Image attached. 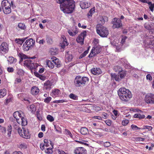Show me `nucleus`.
<instances>
[{
	"label": "nucleus",
	"mask_w": 154,
	"mask_h": 154,
	"mask_svg": "<svg viewBox=\"0 0 154 154\" xmlns=\"http://www.w3.org/2000/svg\"><path fill=\"white\" fill-rule=\"evenodd\" d=\"M118 94L120 99L122 101L127 102L132 97L131 92L125 88H121L118 91Z\"/></svg>",
	"instance_id": "nucleus-2"
},
{
	"label": "nucleus",
	"mask_w": 154,
	"mask_h": 154,
	"mask_svg": "<svg viewBox=\"0 0 154 154\" xmlns=\"http://www.w3.org/2000/svg\"><path fill=\"white\" fill-rule=\"evenodd\" d=\"M101 50L102 48L99 45L94 47L88 56V57L91 58L94 56L99 53L101 51Z\"/></svg>",
	"instance_id": "nucleus-7"
},
{
	"label": "nucleus",
	"mask_w": 154,
	"mask_h": 154,
	"mask_svg": "<svg viewBox=\"0 0 154 154\" xmlns=\"http://www.w3.org/2000/svg\"><path fill=\"white\" fill-rule=\"evenodd\" d=\"M44 144L46 147H48L49 146V144H50L51 145L52 148H53V143H52L51 141L48 140V139H45L44 140Z\"/></svg>",
	"instance_id": "nucleus-27"
},
{
	"label": "nucleus",
	"mask_w": 154,
	"mask_h": 154,
	"mask_svg": "<svg viewBox=\"0 0 154 154\" xmlns=\"http://www.w3.org/2000/svg\"><path fill=\"white\" fill-rule=\"evenodd\" d=\"M2 9L5 14H8L11 12L10 2L7 0H3L1 3Z\"/></svg>",
	"instance_id": "nucleus-5"
},
{
	"label": "nucleus",
	"mask_w": 154,
	"mask_h": 154,
	"mask_svg": "<svg viewBox=\"0 0 154 154\" xmlns=\"http://www.w3.org/2000/svg\"><path fill=\"white\" fill-rule=\"evenodd\" d=\"M52 62L55 64V66H56L57 68L60 67L61 66V63L59 60L56 57L52 60Z\"/></svg>",
	"instance_id": "nucleus-25"
},
{
	"label": "nucleus",
	"mask_w": 154,
	"mask_h": 154,
	"mask_svg": "<svg viewBox=\"0 0 154 154\" xmlns=\"http://www.w3.org/2000/svg\"><path fill=\"white\" fill-rule=\"evenodd\" d=\"M111 76L113 79H115L116 81H119L121 80V79L119 77V75H117L115 73L111 74Z\"/></svg>",
	"instance_id": "nucleus-30"
},
{
	"label": "nucleus",
	"mask_w": 154,
	"mask_h": 154,
	"mask_svg": "<svg viewBox=\"0 0 154 154\" xmlns=\"http://www.w3.org/2000/svg\"><path fill=\"white\" fill-rule=\"evenodd\" d=\"M52 85V82L48 80L45 82L44 84V87L46 90H50L51 88V87Z\"/></svg>",
	"instance_id": "nucleus-22"
},
{
	"label": "nucleus",
	"mask_w": 154,
	"mask_h": 154,
	"mask_svg": "<svg viewBox=\"0 0 154 154\" xmlns=\"http://www.w3.org/2000/svg\"><path fill=\"white\" fill-rule=\"evenodd\" d=\"M86 35V32L85 31H83L76 38V41L78 43H80L81 45L83 44L84 38Z\"/></svg>",
	"instance_id": "nucleus-9"
},
{
	"label": "nucleus",
	"mask_w": 154,
	"mask_h": 154,
	"mask_svg": "<svg viewBox=\"0 0 154 154\" xmlns=\"http://www.w3.org/2000/svg\"><path fill=\"white\" fill-rule=\"evenodd\" d=\"M47 119L50 122H52L54 120V118L50 115H48L47 116Z\"/></svg>",
	"instance_id": "nucleus-44"
},
{
	"label": "nucleus",
	"mask_w": 154,
	"mask_h": 154,
	"mask_svg": "<svg viewBox=\"0 0 154 154\" xmlns=\"http://www.w3.org/2000/svg\"><path fill=\"white\" fill-rule=\"evenodd\" d=\"M52 98L49 97L47 98H45L44 100V102L46 103H49L51 100Z\"/></svg>",
	"instance_id": "nucleus-49"
},
{
	"label": "nucleus",
	"mask_w": 154,
	"mask_h": 154,
	"mask_svg": "<svg viewBox=\"0 0 154 154\" xmlns=\"http://www.w3.org/2000/svg\"><path fill=\"white\" fill-rule=\"evenodd\" d=\"M111 145L110 143L109 142H106L104 143V146L106 147H108Z\"/></svg>",
	"instance_id": "nucleus-63"
},
{
	"label": "nucleus",
	"mask_w": 154,
	"mask_h": 154,
	"mask_svg": "<svg viewBox=\"0 0 154 154\" xmlns=\"http://www.w3.org/2000/svg\"><path fill=\"white\" fill-rule=\"evenodd\" d=\"M0 130L1 131L2 133H6V128L5 127L0 125Z\"/></svg>",
	"instance_id": "nucleus-56"
},
{
	"label": "nucleus",
	"mask_w": 154,
	"mask_h": 154,
	"mask_svg": "<svg viewBox=\"0 0 154 154\" xmlns=\"http://www.w3.org/2000/svg\"><path fill=\"white\" fill-rule=\"evenodd\" d=\"M131 128L134 130H137L138 129H141L142 128L138 127L136 125H132L131 126Z\"/></svg>",
	"instance_id": "nucleus-55"
},
{
	"label": "nucleus",
	"mask_w": 154,
	"mask_h": 154,
	"mask_svg": "<svg viewBox=\"0 0 154 154\" xmlns=\"http://www.w3.org/2000/svg\"><path fill=\"white\" fill-rule=\"evenodd\" d=\"M120 61L124 66H125L128 64V61L125 58H121L120 60Z\"/></svg>",
	"instance_id": "nucleus-46"
},
{
	"label": "nucleus",
	"mask_w": 154,
	"mask_h": 154,
	"mask_svg": "<svg viewBox=\"0 0 154 154\" xmlns=\"http://www.w3.org/2000/svg\"><path fill=\"white\" fill-rule=\"evenodd\" d=\"M126 74V72L124 71H123V70L122 72L119 73V74L120 76V78L121 79L123 78L125 75Z\"/></svg>",
	"instance_id": "nucleus-40"
},
{
	"label": "nucleus",
	"mask_w": 154,
	"mask_h": 154,
	"mask_svg": "<svg viewBox=\"0 0 154 154\" xmlns=\"http://www.w3.org/2000/svg\"><path fill=\"white\" fill-rule=\"evenodd\" d=\"M35 43V41L32 38L26 40L22 46L23 49L24 51H28L33 47Z\"/></svg>",
	"instance_id": "nucleus-6"
},
{
	"label": "nucleus",
	"mask_w": 154,
	"mask_h": 154,
	"mask_svg": "<svg viewBox=\"0 0 154 154\" xmlns=\"http://www.w3.org/2000/svg\"><path fill=\"white\" fill-rule=\"evenodd\" d=\"M11 97H9L7 98L5 100V104H7L11 101Z\"/></svg>",
	"instance_id": "nucleus-61"
},
{
	"label": "nucleus",
	"mask_w": 154,
	"mask_h": 154,
	"mask_svg": "<svg viewBox=\"0 0 154 154\" xmlns=\"http://www.w3.org/2000/svg\"><path fill=\"white\" fill-rule=\"evenodd\" d=\"M32 70L33 69L34 71L36 70L37 68L39 66L38 65L37 63H33V65H32Z\"/></svg>",
	"instance_id": "nucleus-58"
},
{
	"label": "nucleus",
	"mask_w": 154,
	"mask_h": 154,
	"mask_svg": "<svg viewBox=\"0 0 154 154\" xmlns=\"http://www.w3.org/2000/svg\"><path fill=\"white\" fill-rule=\"evenodd\" d=\"M91 72L93 74L98 75L101 73V71L100 68H96L92 69Z\"/></svg>",
	"instance_id": "nucleus-21"
},
{
	"label": "nucleus",
	"mask_w": 154,
	"mask_h": 154,
	"mask_svg": "<svg viewBox=\"0 0 154 154\" xmlns=\"http://www.w3.org/2000/svg\"><path fill=\"white\" fill-rule=\"evenodd\" d=\"M60 94V91L57 89L53 90L51 94V95L54 98H55L59 96Z\"/></svg>",
	"instance_id": "nucleus-17"
},
{
	"label": "nucleus",
	"mask_w": 154,
	"mask_h": 154,
	"mask_svg": "<svg viewBox=\"0 0 154 154\" xmlns=\"http://www.w3.org/2000/svg\"><path fill=\"white\" fill-rule=\"evenodd\" d=\"M34 74L35 76L39 78L41 80L44 81L46 79V77L39 74L38 72H34Z\"/></svg>",
	"instance_id": "nucleus-26"
},
{
	"label": "nucleus",
	"mask_w": 154,
	"mask_h": 154,
	"mask_svg": "<svg viewBox=\"0 0 154 154\" xmlns=\"http://www.w3.org/2000/svg\"><path fill=\"white\" fill-rule=\"evenodd\" d=\"M149 27L148 28L147 27V26H145V27L146 29H147L149 30H152L154 29V23H151L149 24Z\"/></svg>",
	"instance_id": "nucleus-45"
},
{
	"label": "nucleus",
	"mask_w": 154,
	"mask_h": 154,
	"mask_svg": "<svg viewBox=\"0 0 154 154\" xmlns=\"http://www.w3.org/2000/svg\"><path fill=\"white\" fill-rule=\"evenodd\" d=\"M94 110L96 111H101L103 110V108L102 107L97 106H95L94 107Z\"/></svg>",
	"instance_id": "nucleus-50"
},
{
	"label": "nucleus",
	"mask_w": 154,
	"mask_h": 154,
	"mask_svg": "<svg viewBox=\"0 0 154 154\" xmlns=\"http://www.w3.org/2000/svg\"><path fill=\"white\" fill-rule=\"evenodd\" d=\"M60 44L62 48H64L65 46L68 45L69 44L65 37L63 35L61 38V42Z\"/></svg>",
	"instance_id": "nucleus-16"
},
{
	"label": "nucleus",
	"mask_w": 154,
	"mask_h": 154,
	"mask_svg": "<svg viewBox=\"0 0 154 154\" xmlns=\"http://www.w3.org/2000/svg\"><path fill=\"white\" fill-rule=\"evenodd\" d=\"M129 122L128 119L124 120L122 121V124L123 126H125L129 123Z\"/></svg>",
	"instance_id": "nucleus-52"
},
{
	"label": "nucleus",
	"mask_w": 154,
	"mask_h": 154,
	"mask_svg": "<svg viewBox=\"0 0 154 154\" xmlns=\"http://www.w3.org/2000/svg\"><path fill=\"white\" fill-rule=\"evenodd\" d=\"M23 113L21 111H17L15 112L13 114L14 118L16 119L17 123L20 122V119L23 116Z\"/></svg>",
	"instance_id": "nucleus-12"
},
{
	"label": "nucleus",
	"mask_w": 154,
	"mask_h": 154,
	"mask_svg": "<svg viewBox=\"0 0 154 154\" xmlns=\"http://www.w3.org/2000/svg\"><path fill=\"white\" fill-rule=\"evenodd\" d=\"M19 147L21 149H26L27 147V145L25 143H22L19 145Z\"/></svg>",
	"instance_id": "nucleus-42"
},
{
	"label": "nucleus",
	"mask_w": 154,
	"mask_h": 154,
	"mask_svg": "<svg viewBox=\"0 0 154 154\" xmlns=\"http://www.w3.org/2000/svg\"><path fill=\"white\" fill-rule=\"evenodd\" d=\"M99 22L100 24H104L105 23V20L103 17L102 16H100L98 19Z\"/></svg>",
	"instance_id": "nucleus-43"
},
{
	"label": "nucleus",
	"mask_w": 154,
	"mask_h": 154,
	"mask_svg": "<svg viewBox=\"0 0 154 154\" xmlns=\"http://www.w3.org/2000/svg\"><path fill=\"white\" fill-rule=\"evenodd\" d=\"M30 111L32 113H34L36 111V108L34 104H32L30 105L29 107Z\"/></svg>",
	"instance_id": "nucleus-35"
},
{
	"label": "nucleus",
	"mask_w": 154,
	"mask_h": 154,
	"mask_svg": "<svg viewBox=\"0 0 154 154\" xmlns=\"http://www.w3.org/2000/svg\"><path fill=\"white\" fill-rule=\"evenodd\" d=\"M149 8L150 11L152 12H153L154 11L153 9L154 8V3L153 4H152L150 5Z\"/></svg>",
	"instance_id": "nucleus-64"
},
{
	"label": "nucleus",
	"mask_w": 154,
	"mask_h": 154,
	"mask_svg": "<svg viewBox=\"0 0 154 154\" xmlns=\"http://www.w3.org/2000/svg\"><path fill=\"white\" fill-rule=\"evenodd\" d=\"M69 52V51L67 52L68 54L67 55H66V56H67V59L68 61H71L73 58V56L72 55H69L68 53Z\"/></svg>",
	"instance_id": "nucleus-51"
},
{
	"label": "nucleus",
	"mask_w": 154,
	"mask_h": 154,
	"mask_svg": "<svg viewBox=\"0 0 154 154\" xmlns=\"http://www.w3.org/2000/svg\"><path fill=\"white\" fill-rule=\"evenodd\" d=\"M57 152L58 154H67L64 151L60 149L57 150Z\"/></svg>",
	"instance_id": "nucleus-59"
},
{
	"label": "nucleus",
	"mask_w": 154,
	"mask_h": 154,
	"mask_svg": "<svg viewBox=\"0 0 154 154\" xmlns=\"http://www.w3.org/2000/svg\"><path fill=\"white\" fill-rule=\"evenodd\" d=\"M50 52L51 54L52 55H55L57 54V51L55 50L53 48H51L50 50Z\"/></svg>",
	"instance_id": "nucleus-53"
},
{
	"label": "nucleus",
	"mask_w": 154,
	"mask_h": 154,
	"mask_svg": "<svg viewBox=\"0 0 154 154\" xmlns=\"http://www.w3.org/2000/svg\"><path fill=\"white\" fill-rule=\"evenodd\" d=\"M20 122L18 123L20 124H21L23 126H25L27 124V121L25 118L23 117H22V118L20 119Z\"/></svg>",
	"instance_id": "nucleus-23"
},
{
	"label": "nucleus",
	"mask_w": 154,
	"mask_h": 154,
	"mask_svg": "<svg viewBox=\"0 0 154 154\" xmlns=\"http://www.w3.org/2000/svg\"><path fill=\"white\" fill-rule=\"evenodd\" d=\"M36 116L39 120H41L42 119L41 115L40 113V111L38 110L36 112Z\"/></svg>",
	"instance_id": "nucleus-48"
},
{
	"label": "nucleus",
	"mask_w": 154,
	"mask_h": 154,
	"mask_svg": "<svg viewBox=\"0 0 154 154\" xmlns=\"http://www.w3.org/2000/svg\"><path fill=\"white\" fill-rule=\"evenodd\" d=\"M112 24V27L113 28H119L122 26V21L120 19L116 18L113 19Z\"/></svg>",
	"instance_id": "nucleus-10"
},
{
	"label": "nucleus",
	"mask_w": 154,
	"mask_h": 154,
	"mask_svg": "<svg viewBox=\"0 0 154 154\" xmlns=\"http://www.w3.org/2000/svg\"><path fill=\"white\" fill-rule=\"evenodd\" d=\"M46 63L47 65L49 68L51 69L54 68V63L52 62V61L50 60H47Z\"/></svg>",
	"instance_id": "nucleus-29"
},
{
	"label": "nucleus",
	"mask_w": 154,
	"mask_h": 154,
	"mask_svg": "<svg viewBox=\"0 0 154 154\" xmlns=\"http://www.w3.org/2000/svg\"><path fill=\"white\" fill-rule=\"evenodd\" d=\"M146 79L147 80H149L150 81H152V77L150 74H148L146 75Z\"/></svg>",
	"instance_id": "nucleus-60"
},
{
	"label": "nucleus",
	"mask_w": 154,
	"mask_h": 154,
	"mask_svg": "<svg viewBox=\"0 0 154 154\" xmlns=\"http://www.w3.org/2000/svg\"><path fill=\"white\" fill-rule=\"evenodd\" d=\"M7 94L6 90L5 88L0 89V98L3 97Z\"/></svg>",
	"instance_id": "nucleus-32"
},
{
	"label": "nucleus",
	"mask_w": 154,
	"mask_h": 154,
	"mask_svg": "<svg viewBox=\"0 0 154 154\" xmlns=\"http://www.w3.org/2000/svg\"><path fill=\"white\" fill-rule=\"evenodd\" d=\"M134 118H138L139 119H140L144 118L145 116L144 115H141L140 113H136L134 115Z\"/></svg>",
	"instance_id": "nucleus-31"
},
{
	"label": "nucleus",
	"mask_w": 154,
	"mask_h": 154,
	"mask_svg": "<svg viewBox=\"0 0 154 154\" xmlns=\"http://www.w3.org/2000/svg\"><path fill=\"white\" fill-rule=\"evenodd\" d=\"M69 97L71 99L74 100H78V97L76 95L73 93H71L69 95Z\"/></svg>",
	"instance_id": "nucleus-34"
},
{
	"label": "nucleus",
	"mask_w": 154,
	"mask_h": 154,
	"mask_svg": "<svg viewBox=\"0 0 154 154\" xmlns=\"http://www.w3.org/2000/svg\"><path fill=\"white\" fill-rule=\"evenodd\" d=\"M96 29L97 33L101 37H107L109 34V31L107 28L101 24H97Z\"/></svg>",
	"instance_id": "nucleus-4"
},
{
	"label": "nucleus",
	"mask_w": 154,
	"mask_h": 154,
	"mask_svg": "<svg viewBox=\"0 0 154 154\" xmlns=\"http://www.w3.org/2000/svg\"><path fill=\"white\" fill-rule=\"evenodd\" d=\"M18 27L21 29H25L26 28V26L24 23H20L18 25Z\"/></svg>",
	"instance_id": "nucleus-38"
},
{
	"label": "nucleus",
	"mask_w": 154,
	"mask_h": 154,
	"mask_svg": "<svg viewBox=\"0 0 154 154\" xmlns=\"http://www.w3.org/2000/svg\"><path fill=\"white\" fill-rule=\"evenodd\" d=\"M46 41L48 45H51L53 42L54 41L52 37L49 35H47L46 36Z\"/></svg>",
	"instance_id": "nucleus-24"
},
{
	"label": "nucleus",
	"mask_w": 154,
	"mask_h": 154,
	"mask_svg": "<svg viewBox=\"0 0 154 154\" xmlns=\"http://www.w3.org/2000/svg\"><path fill=\"white\" fill-rule=\"evenodd\" d=\"M65 132L66 134L69 135L72 138V135L69 131L68 129H66L65 130Z\"/></svg>",
	"instance_id": "nucleus-54"
},
{
	"label": "nucleus",
	"mask_w": 154,
	"mask_h": 154,
	"mask_svg": "<svg viewBox=\"0 0 154 154\" xmlns=\"http://www.w3.org/2000/svg\"><path fill=\"white\" fill-rule=\"evenodd\" d=\"M68 32L70 36H73L75 35L78 33V31L76 28H73L72 29H68Z\"/></svg>",
	"instance_id": "nucleus-20"
},
{
	"label": "nucleus",
	"mask_w": 154,
	"mask_h": 154,
	"mask_svg": "<svg viewBox=\"0 0 154 154\" xmlns=\"http://www.w3.org/2000/svg\"><path fill=\"white\" fill-rule=\"evenodd\" d=\"M57 3L60 4V10L66 14L72 13L74 10L75 5L72 0H55Z\"/></svg>",
	"instance_id": "nucleus-1"
},
{
	"label": "nucleus",
	"mask_w": 154,
	"mask_h": 154,
	"mask_svg": "<svg viewBox=\"0 0 154 154\" xmlns=\"http://www.w3.org/2000/svg\"><path fill=\"white\" fill-rule=\"evenodd\" d=\"M52 148H47L45 150V152L48 154H51L53 152Z\"/></svg>",
	"instance_id": "nucleus-37"
},
{
	"label": "nucleus",
	"mask_w": 154,
	"mask_h": 154,
	"mask_svg": "<svg viewBox=\"0 0 154 154\" xmlns=\"http://www.w3.org/2000/svg\"><path fill=\"white\" fill-rule=\"evenodd\" d=\"M75 154H87V150L83 147H77L74 151Z\"/></svg>",
	"instance_id": "nucleus-13"
},
{
	"label": "nucleus",
	"mask_w": 154,
	"mask_h": 154,
	"mask_svg": "<svg viewBox=\"0 0 154 154\" xmlns=\"http://www.w3.org/2000/svg\"><path fill=\"white\" fill-rule=\"evenodd\" d=\"M113 69L115 71L118 72L119 73L122 72L123 70L122 68L119 66H115L114 67Z\"/></svg>",
	"instance_id": "nucleus-33"
},
{
	"label": "nucleus",
	"mask_w": 154,
	"mask_h": 154,
	"mask_svg": "<svg viewBox=\"0 0 154 154\" xmlns=\"http://www.w3.org/2000/svg\"><path fill=\"white\" fill-rule=\"evenodd\" d=\"M30 134L28 130L24 129L23 134H21V137L26 139H28L30 137Z\"/></svg>",
	"instance_id": "nucleus-19"
},
{
	"label": "nucleus",
	"mask_w": 154,
	"mask_h": 154,
	"mask_svg": "<svg viewBox=\"0 0 154 154\" xmlns=\"http://www.w3.org/2000/svg\"><path fill=\"white\" fill-rule=\"evenodd\" d=\"M8 45L5 42H3L0 46V52L2 53H6L8 51Z\"/></svg>",
	"instance_id": "nucleus-11"
},
{
	"label": "nucleus",
	"mask_w": 154,
	"mask_h": 154,
	"mask_svg": "<svg viewBox=\"0 0 154 154\" xmlns=\"http://www.w3.org/2000/svg\"><path fill=\"white\" fill-rule=\"evenodd\" d=\"M91 5V4L90 2H86L85 1H81L80 2V5L82 9L88 8Z\"/></svg>",
	"instance_id": "nucleus-15"
},
{
	"label": "nucleus",
	"mask_w": 154,
	"mask_h": 154,
	"mask_svg": "<svg viewBox=\"0 0 154 154\" xmlns=\"http://www.w3.org/2000/svg\"><path fill=\"white\" fill-rule=\"evenodd\" d=\"M66 101L63 100H55L53 101L54 103H62L65 102Z\"/></svg>",
	"instance_id": "nucleus-57"
},
{
	"label": "nucleus",
	"mask_w": 154,
	"mask_h": 154,
	"mask_svg": "<svg viewBox=\"0 0 154 154\" xmlns=\"http://www.w3.org/2000/svg\"><path fill=\"white\" fill-rule=\"evenodd\" d=\"M8 61L10 63H14L16 62V60L15 59L12 57H10L8 58Z\"/></svg>",
	"instance_id": "nucleus-39"
},
{
	"label": "nucleus",
	"mask_w": 154,
	"mask_h": 154,
	"mask_svg": "<svg viewBox=\"0 0 154 154\" xmlns=\"http://www.w3.org/2000/svg\"><path fill=\"white\" fill-rule=\"evenodd\" d=\"M24 129H25V128H18L17 129L18 132L20 135V136L21 137V134H23V132L24 131Z\"/></svg>",
	"instance_id": "nucleus-47"
},
{
	"label": "nucleus",
	"mask_w": 154,
	"mask_h": 154,
	"mask_svg": "<svg viewBox=\"0 0 154 154\" xmlns=\"http://www.w3.org/2000/svg\"><path fill=\"white\" fill-rule=\"evenodd\" d=\"M33 62L30 59H28L25 60L24 63V66H26L29 69L32 70V65H33Z\"/></svg>",
	"instance_id": "nucleus-14"
},
{
	"label": "nucleus",
	"mask_w": 154,
	"mask_h": 154,
	"mask_svg": "<svg viewBox=\"0 0 154 154\" xmlns=\"http://www.w3.org/2000/svg\"><path fill=\"white\" fill-rule=\"evenodd\" d=\"M39 89L38 87L35 86L32 87L31 89V93L33 95H36L39 92Z\"/></svg>",
	"instance_id": "nucleus-18"
},
{
	"label": "nucleus",
	"mask_w": 154,
	"mask_h": 154,
	"mask_svg": "<svg viewBox=\"0 0 154 154\" xmlns=\"http://www.w3.org/2000/svg\"><path fill=\"white\" fill-rule=\"evenodd\" d=\"M144 101L148 104H154V94L148 93L146 95Z\"/></svg>",
	"instance_id": "nucleus-8"
},
{
	"label": "nucleus",
	"mask_w": 154,
	"mask_h": 154,
	"mask_svg": "<svg viewBox=\"0 0 154 154\" xmlns=\"http://www.w3.org/2000/svg\"><path fill=\"white\" fill-rule=\"evenodd\" d=\"M105 122L109 126H110L111 125V121L110 120H107L105 121Z\"/></svg>",
	"instance_id": "nucleus-62"
},
{
	"label": "nucleus",
	"mask_w": 154,
	"mask_h": 154,
	"mask_svg": "<svg viewBox=\"0 0 154 154\" xmlns=\"http://www.w3.org/2000/svg\"><path fill=\"white\" fill-rule=\"evenodd\" d=\"M12 128V126L11 125H10L8 126L7 128V131H8V137H10L11 136Z\"/></svg>",
	"instance_id": "nucleus-41"
},
{
	"label": "nucleus",
	"mask_w": 154,
	"mask_h": 154,
	"mask_svg": "<svg viewBox=\"0 0 154 154\" xmlns=\"http://www.w3.org/2000/svg\"><path fill=\"white\" fill-rule=\"evenodd\" d=\"M89 81V79L87 77L77 76L74 79V84L75 86L77 87L83 86Z\"/></svg>",
	"instance_id": "nucleus-3"
},
{
	"label": "nucleus",
	"mask_w": 154,
	"mask_h": 154,
	"mask_svg": "<svg viewBox=\"0 0 154 154\" xmlns=\"http://www.w3.org/2000/svg\"><path fill=\"white\" fill-rule=\"evenodd\" d=\"M15 41V42L19 44L22 45L24 42V40L20 38H16Z\"/></svg>",
	"instance_id": "nucleus-36"
},
{
	"label": "nucleus",
	"mask_w": 154,
	"mask_h": 154,
	"mask_svg": "<svg viewBox=\"0 0 154 154\" xmlns=\"http://www.w3.org/2000/svg\"><path fill=\"white\" fill-rule=\"evenodd\" d=\"M80 133L83 135L87 134L88 132V129L85 127H83L81 128Z\"/></svg>",
	"instance_id": "nucleus-28"
}]
</instances>
